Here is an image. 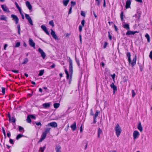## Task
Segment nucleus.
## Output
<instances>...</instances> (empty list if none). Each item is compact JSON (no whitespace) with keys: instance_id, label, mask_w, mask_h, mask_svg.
<instances>
[{"instance_id":"1","label":"nucleus","mask_w":152,"mask_h":152,"mask_svg":"<svg viewBox=\"0 0 152 152\" xmlns=\"http://www.w3.org/2000/svg\"><path fill=\"white\" fill-rule=\"evenodd\" d=\"M69 73L70 74V77L69 81V83L70 84L71 81L72 80V75L73 74V63L70 57H69Z\"/></svg>"},{"instance_id":"2","label":"nucleus","mask_w":152,"mask_h":152,"mask_svg":"<svg viewBox=\"0 0 152 152\" xmlns=\"http://www.w3.org/2000/svg\"><path fill=\"white\" fill-rule=\"evenodd\" d=\"M126 56L128 58V61L129 64H131L132 66L133 67L136 64V61L137 60V56L136 55L133 58L132 61V62L131 58V54L130 52H128Z\"/></svg>"},{"instance_id":"3","label":"nucleus","mask_w":152,"mask_h":152,"mask_svg":"<svg viewBox=\"0 0 152 152\" xmlns=\"http://www.w3.org/2000/svg\"><path fill=\"white\" fill-rule=\"evenodd\" d=\"M114 129L115 131L116 136L118 137L122 132L121 128L118 124H116V126L114 127Z\"/></svg>"},{"instance_id":"4","label":"nucleus","mask_w":152,"mask_h":152,"mask_svg":"<svg viewBox=\"0 0 152 152\" xmlns=\"http://www.w3.org/2000/svg\"><path fill=\"white\" fill-rule=\"evenodd\" d=\"M133 137L134 140L137 139L140 135L139 132L137 130L134 131L133 133Z\"/></svg>"},{"instance_id":"5","label":"nucleus","mask_w":152,"mask_h":152,"mask_svg":"<svg viewBox=\"0 0 152 152\" xmlns=\"http://www.w3.org/2000/svg\"><path fill=\"white\" fill-rule=\"evenodd\" d=\"M25 17H26V18L27 20H28V22H29V23L31 25H33V23L32 21L31 17H30L29 15L28 14H25Z\"/></svg>"},{"instance_id":"6","label":"nucleus","mask_w":152,"mask_h":152,"mask_svg":"<svg viewBox=\"0 0 152 152\" xmlns=\"http://www.w3.org/2000/svg\"><path fill=\"white\" fill-rule=\"evenodd\" d=\"M11 17L15 21V23L18 24L19 22V19L18 17L16 15L12 14L11 15Z\"/></svg>"},{"instance_id":"7","label":"nucleus","mask_w":152,"mask_h":152,"mask_svg":"<svg viewBox=\"0 0 152 152\" xmlns=\"http://www.w3.org/2000/svg\"><path fill=\"white\" fill-rule=\"evenodd\" d=\"M38 51L41 54V56L44 59L46 57V54L43 50L40 48H39L38 50Z\"/></svg>"},{"instance_id":"8","label":"nucleus","mask_w":152,"mask_h":152,"mask_svg":"<svg viewBox=\"0 0 152 152\" xmlns=\"http://www.w3.org/2000/svg\"><path fill=\"white\" fill-rule=\"evenodd\" d=\"M47 126H51L52 127H56L57 126V123L55 122H50L48 124Z\"/></svg>"},{"instance_id":"9","label":"nucleus","mask_w":152,"mask_h":152,"mask_svg":"<svg viewBox=\"0 0 152 152\" xmlns=\"http://www.w3.org/2000/svg\"><path fill=\"white\" fill-rule=\"evenodd\" d=\"M51 34L53 37L55 39V40H58V39L57 37V35L56 34L55 31L53 30L52 29H51Z\"/></svg>"},{"instance_id":"10","label":"nucleus","mask_w":152,"mask_h":152,"mask_svg":"<svg viewBox=\"0 0 152 152\" xmlns=\"http://www.w3.org/2000/svg\"><path fill=\"white\" fill-rule=\"evenodd\" d=\"M1 7L3 10L7 12H10V11L5 5H1Z\"/></svg>"},{"instance_id":"11","label":"nucleus","mask_w":152,"mask_h":152,"mask_svg":"<svg viewBox=\"0 0 152 152\" xmlns=\"http://www.w3.org/2000/svg\"><path fill=\"white\" fill-rule=\"evenodd\" d=\"M29 44L31 47L35 48V43L34 42L32 39L29 38Z\"/></svg>"},{"instance_id":"12","label":"nucleus","mask_w":152,"mask_h":152,"mask_svg":"<svg viewBox=\"0 0 152 152\" xmlns=\"http://www.w3.org/2000/svg\"><path fill=\"white\" fill-rule=\"evenodd\" d=\"M41 28L48 35H50V34L47 30L46 27L44 25H42L41 26Z\"/></svg>"},{"instance_id":"13","label":"nucleus","mask_w":152,"mask_h":152,"mask_svg":"<svg viewBox=\"0 0 152 152\" xmlns=\"http://www.w3.org/2000/svg\"><path fill=\"white\" fill-rule=\"evenodd\" d=\"M110 86L111 88L113 89V94H114L115 91H117V87L115 85L114 83H112L111 84Z\"/></svg>"},{"instance_id":"14","label":"nucleus","mask_w":152,"mask_h":152,"mask_svg":"<svg viewBox=\"0 0 152 152\" xmlns=\"http://www.w3.org/2000/svg\"><path fill=\"white\" fill-rule=\"evenodd\" d=\"M50 129H51L50 128H48L46 129L44 132H43L42 134V135L44 136L45 137H46L47 134L48 132H50Z\"/></svg>"},{"instance_id":"15","label":"nucleus","mask_w":152,"mask_h":152,"mask_svg":"<svg viewBox=\"0 0 152 152\" xmlns=\"http://www.w3.org/2000/svg\"><path fill=\"white\" fill-rule=\"evenodd\" d=\"M137 129L140 131V132H142L143 131V128L140 122H139L138 123V125L137 126Z\"/></svg>"},{"instance_id":"16","label":"nucleus","mask_w":152,"mask_h":152,"mask_svg":"<svg viewBox=\"0 0 152 152\" xmlns=\"http://www.w3.org/2000/svg\"><path fill=\"white\" fill-rule=\"evenodd\" d=\"M26 6L28 7V8L30 10V11L31 10H32V7L28 1H26Z\"/></svg>"},{"instance_id":"17","label":"nucleus","mask_w":152,"mask_h":152,"mask_svg":"<svg viewBox=\"0 0 152 152\" xmlns=\"http://www.w3.org/2000/svg\"><path fill=\"white\" fill-rule=\"evenodd\" d=\"M50 103H45L42 104V106L44 108H48L50 107Z\"/></svg>"},{"instance_id":"18","label":"nucleus","mask_w":152,"mask_h":152,"mask_svg":"<svg viewBox=\"0 0 152 152\" xmlns=\"http://www.w3.org/2000/svg\"><path fill=\"white\" fill-rule=\"evenodd\" d=\"M131 3V1L130 0H128L126 2L125 7L126 9H128L130 7Z\"/></svg>"},{"instance_id":"19","label":"nucleus","mask_w":152,"mask_h":152,"mask_svg":"<svg viewBox=\"0 0 152 152\" xmlns=\"http://www.w3.org/2000/svg\"><path fill=\"white\" fill-rule=\"evenodd\" d=\"M123 27L127 30H129L130 29L129 25L128 23H125L123 24Z\"/></svg>"},{"instance_id":"20","label":"nucleus","mask_w":152,"mask_h":152,"mask_svg":"<svg viewBox=\"0 0 152 152\" xmlns=\"http://www.w3.org/2000/svg\"><path fill=\"white\" fill-rule=\"evenodd\" d=\"M71 127L73 131H75L76 129V123L75 122L71 126Z\"/></svg>"},{"instance_id":"21","label":"nucleus","mask_w":152,"mask_h":152,"mask_svg":"<svg viewBox=\"0 0 152 152\" xmlns=\"http://www.w3.org/2000/svg\"><path fill=\"white\" fill-rule=\"evenodd\" d=\"M61 148V147L60 145H56L55 148L56 152H61L60 150Z\"/></svg>"},{"instance_id":"22","label":"nucleus","mask_w":152,"mask_h":152,"mask_svg":"<svg viewBox=\"0 0 152 152\" xmlns=\"http://www.w3.org/2000/svg\"><path fill=\"white\" fill-rule=\"evenodd\" d=\"M69 1V0H64L63 1L64 5L65 6H66Z\"/></svg>"},{"instance_id":"23","label":"nucleus","mask_w":152,"mask_h":152,"mask_svg":"<svg viewBox=\"0 0 152 152\" xmlns=\"http://www.w3.org/2000/svg\"><path fill=\"white\" fill-rule=\"evenodd\" d=\"M15 5L16 7L18 9L19 11V12L21 11V8L19 6L17 3L16 2H15Z\"/></svg>"},{"instance_id":"24","label":"nucleus","mask_w":152,"mask_h":152,"mask_svg":"<svg viewBox=\"0 0 152 152\" xmlns=\"http://www.w3.org/2000/svg\"><path fill=\"white\" fill-rule=\"evenodd\" d=\"M17 28L18 29V33L19 35H20V27L19 24H18L17 26Z\"/></svg>"},{"instance_id":"25","label":"nucleus","mask_w":152,"mask_h":152,"mask_svg":"<svg viewBox=\"0 0 152 152\" xmlns=\"http://www.w3.org/2000/svg\"><path fill=\"white\" fill-rule=\"evenodd\" d=\"M126 35H134L133 31L129 30L127 31L126 33Z\"/></svg>"},{"instance_id":"26","label":"nucleus","mask_w":152,"mask_h":152,"mask_svg":"<svg viewBox=\"0 0 152 152\" xmlns=\"http://www.w3.org/2000/svg\"><path fill=\"white\" fill-rule=\"evenodd\" d=\"M64 71H65V73L66 75V78L68 79H69V76L70 75H69L68 72V71L66 69H65Z\"/></svg>"},{"instance_id":"27","label":"nucleus","mask_w":152,"mask_h":152,"mask_svg":"<svg viewBox=\"0 0 152 152\" xmlns=\"http://www.w3.org/2000/svg\"><path fill=\"white\" fill-rule=\"evenodd\" d=\"M28 60L27 58H26L23 59V61L22 64H26L28 62Z\"/></svg>"},{"instance_id":"28","label":"nucleus","mask_w":152,"mask_h":152,"mask_svg":"<svg viewBox=\"0 0 152 152\" xmlns=\"http://www.w3.org/2000/svg\"><path fill=\"white\" fill-rule=\"evenodd\" d=\"M7 18L4 15H1V17L0 18V19L1 20H6Z\"/></svg>"},{"instance_id":"29","label":"nucleus","mask_w":152,"mask_h":152,"mask_svg":"<svg viewBox=\"0 0 152 152\" xmlns=\"http://www.w3.org/2000/svg\"><path fill=\"white\" fill-rule=\"evenodd\" d=\"M145 37L147 38V41H148V42H150V36H149V34H148L147 33L145 35Z\"/></svg>"},{"instance_id":"30","label":"nucleus","mask_w":152,"mask_h":152,"mask_svg":"<svg viewBox=\"0 0 152 152\" xmlns=\"http://www.w3.org/2000/svg\"><path fill=\"white\" fill-rule=\"evenodd\" d=\"M53 106L55 108H57L59 107L60 106V104L59 103H56L54 104Z\"/></svg>"},{"instance_id":"31","label":"nucleus","mask_w":152,"mask_h":152,"mask_svg":"<svg viewBox=\"0 0 152 152\" xmlns=\"http://www.w3.org/2000/svg\"><path fill=\"white\" fill-rule=\"evenodd\" d=\"M31 118L30 116L29 115L27 116L26 119L28 123H31Z\"/></svg>"},{"instance_id":"32","label":"nucleus","mask_w":152,"mask_h":152,"mask_svg":"<svg viewBox=\"0 0 152 152\" xmlns=\"http://www.w3.org/2000/svg\"><path fill=\"white\" fill-rule=\"evenodd\" d=\"M44 70H41L39 71V72L38 74V76H42L44 74Z\"/></svg>"},{"instance_id":"33","label":"nucleus","mask_w":152,"mask_h":152,"mask_svg":"<svg viewBox=\"0 0 152 152\" xmlns=\"http://www.w3.org/2000/svg\"><path fill=\"white\" fill-rule=\"evenodd\" d=\"M102 131L100 128H99L98 131V137H99L100 134L102 133Z\"/></svg>"},{"instance_id":"34","label":"nucleus","mask_w":152,"mask_h":152,"mask_svg":"<svg viewBox=\"0 0 152 152\" xmlns=\"http://www.w3.org/2000/svg\"><path fill=\"white\" fill-rule=\"evenodd\" d=\"M23 136H24L23 134H19L17 136L16 138V140H18L20 138Z\"/></svg>"},{"instance_id":"35","label":"nucleus","mask_w":152,"mask_h":152,"mask_svg":"<svg viewBox=\"0 0 152 152\" xmlns=\"http://www.w3.org/2000/svg\"><path fill=\"white\" fill-rule=\"evenodd\" d=\"M49 24L52 27H54V24L53 21V20L50 21L49 22Z\"/></svg>"},{"instance_id":"36","label":"nucleus","mask_w":152,"mask_h":152,"mask_svg":"<svg viewBox=\"0 0 152 152\" xmlns=\"http://www.w3.org/2000/svg\"><path fill=\"white\" fill-rule=\"evenodd\" d=\"M20 45V42H18L16 43L15 45L14 46V48L19 47Z\"/></svg>"},{"instance_id":"37","label":"nucleus","mask_w":152,"mask_h":152,"mask_svg":"<svg viewBox=\"0 0 152 152\" xmlns=\"http://www.w3.org/2000/svg\"><path fill=\"white\" fill-rule=\"evenodd\" d=\"M46 137L43 135H42L41 138L38 141V142H42L43 140Z\"/></svg>"},{"instance_id":"38","label":"nucleus","mask_w":152,"mask_h":152,"mask_svg":"<svg viewBox=\"0 0 152 152\" xmlns=\"http://www.w3.org/2000/svg\"><path fill=\"white\" fill-rule=\"evenodd\" d=\"M123 16H124L123 13V12L122 11L121 12V14H120L121 18V20L122 21H123L124 20L123 19Z\"/></svg>"},{"instance_id":"39","label":"nucleus","mask_w":152,"mask_h":152,"mask_svg":"<svg viewBox=\"0 0 152 152\" xmlns=\"http://www.w3.org/2000/svg\"><path fill=\"white\" fill-rule=\"evenodd\" d=\"M16 119L14 117H12V118H11V120L10 121H11L12 122L15 123V122Z\"/></svg>"},{"instance_id":"40","label":"nucleus","mask_w":152,"mask_h":152,"mask_svg":"<svg viewBox=\"0 0 152 152\" xmlns=\"http://www.w3.org/2000/svg\"><path fill=\"white\" fill-rule=\"evenodd\" d=\"M2 131H3V133L4 134V138H6V133H5V130L4 129V128L3 127H2Z\"/></svg>"},{"instance_id":"41","label":"nucleus","mask_w":152,"mask_h":152,"mask_svg":"<svg viewBox=\"0 0 152 152\" xmlns=\"http://www.w3.org/2000/svg\"><path fill=\"white\" fill-rule=\"evenodd\" d=\"M71 7H72V6H74L76 5V2L75 1H72L71 2Z\"/></svg>"},{"instance_id":"42","label":"nucleus","mask_w":152,"mask_h":152,"mask_svg":"<svg viewBox=\"0 0 152 152\" xmlns=\"http://www.w3.org/2000/svg\"><path fill=\"white\" fill-rule=\"evenodd\" d=\"M75 60L76 61V62L78 66L79 67L80 66V64L79 60L76 57H75Z\"/></svg>"},{"instance_id":"43","label":"nucleus","mask_w":152,"mask_h":152,"mask_svg":"<svg viewBox=\"0 0 152 152\" xmlns=\"http://www.w3.org/2000/svg\"><path fill=\"white\" fill-rule=\"evenodd\" d=\"M99 113V112L98 110H97L95 113L94 117H97L98 116Z\"/></svg>"},{"instance_id":"44","label":"nucleus","mask_w":152,"mask_h":152,"mask_svg":"<svg viewBox=\"0 0 152 152\" xmlns=\"http://www.w3.org/2000/svg\"><path fill=\"white\" fill-rule=\"evenodd\" d=\"M23 130V131H24L23 128L20 126H19V131L20 132H21Z\"/></svg>"},{"instance_id":"45","label":"nucleus","mask_w":152,"mask_h":152,"mask_svg":"<svg viewBox=\"0 0 152 152\" xmlns=\"http://www.w3.org/2000/svg\"><path fill=\"white\" fill-rule=\"evenodd\" d=\"M30 116V117L32 119H35L36 118V117L33 115H29Z\"/></svg>"},{"instance_id":"46","label":"nucleus","mask_w":152,"mask_h":152,"mask_svg":"<svg viewBox=\"0 0 152 152\" xmlns=\"http://www.w3.org/2000/svg\"><path fill=\"white\" fill-rule=\"evenodd\" d=\"M2 89V92L3 94H4L5 93V88L4 87H2L1 88Z\"/></svg>"},{"instance_id":"47","label":"nucleus","mask_w":152,"mask_h":152,"mask_svg":"<svg viewBox=\"0 0 152 152\" xmlns=\"http://www.w3.org/2000/svg\"><path fill=\"white\" fill-rule=\"evenodd\" d=\"M108 37L109 38V39L110 40H111L112 39V36L110 35V32L109 31L108 32Z\"/></svg>"},{"instance_id":"48","label":"nucleus","mask_w":152,"mask_h":152,"mask_svg":"<svg viewBox=\"0 0 152 152\" xmlns=\"http://www.w3.org/2000/svg\"><path fill=\"white\" fill-rule=\"evenodd\" d=\"M111 76L112 77L113 80L114 81L115 76V73H114L113 75H111Z\"/></svg>"},{"instance_id":"49","label":"nucleus","mask_w":152,"mask_h":152,"mask_svg":"<svg viewBox=\"0 0 152 152\" xmlns=\"http://www.w3.org/2000/svg\"><path fill=\"white\" fill-rule=\"evenodd\" d=\"M132 96L133 97H134V96H135V93L134 90H132Z\"/></svg>"},{"instance_id":"50","label":"nucleus","mask_w":152,"mask_h":152,"mask_svg":"<svg viewBox=\"0 0 152 152\" xmlns=\"http://www.w3.org/2000/svg\"><path fill=\"white\" fill-rule=\"evenodd\" d=\"M11 71L14 73H18L19 72V71L17 70H12Z\"/></svg>"},{"instance_id":"51","label":"nucleus","mask_w":152,"mask_h":152,"mask_svg":"<svg viewBox=\"0 0 152 152\" xmlns=\"http://www.w3.org/2000/svg\"><path fill=\"white\" fill-rule=\"evenodd\" d=\"M85 20H83L81 21V24L83 26H84L85 24Z\"/></svg>"},{"instance_id":"52","label":"nucleus","mask_w":152,"mask_h":152,"mask_svg":"<svg viewBox=\"0 0 152 152\" xmlns=\"http://www.w3.org/2000/svg\"><path fill=\"white\" fill-rule=\"evenodd\" d=\"M96 117H94V121L93 123L95 124L96 122Z\"/></svg>"},{"instance_id":"53","label":"nucleus","mask_w":152,"mask_h":152,"mask_svg":"<svg viewBox=\"0 0 152 152\" xmlns=\"http://www.w3.org/2000/svg\"><path fill=\"white\" fill-rule=\"evenodd\" d=\"M79 31L80 32H81L82 30V26L81 25H80L79 27Z\"/></svg>"},{"instance_id":"54","label":"nucleus","mask_w":152,"mask_h":152,"mask_svg":"<svg viewBox=\"0 0 152 152\" xmlns=\"http://www.w3.org/2000/svg\"><path fill=\"white\" fill-rule=\"evenodd\" d=\"M19 12H20V14L21 15L22 18L23 19H24V15H23L22 14V11L21 10V11H20Z\"/></svg>"},{"instance_id":"55","label":"nucleus","mask_w":152,"mask_h":152,"mask_svg":"<svg viewBox=\"0 0 152 152\" xmlns=\"http://www.w3.org/2000/svg\"><path fill=\"white\" fill-rule=\"evenodd\" d=\"M45 148V147H41L40 148V150L41 151V152H43L44 150V149Z\"/></svg>"},{"instance_id":"56","label":"nucleus","mask_w":152,"mask_h":152,"mask_svg":"<svg viewBox=\"0 0 152 152\" xmlns=\"http://www.w3.org/2000/svg\"><path fill=\"white\" fill-rule=\"evenodd\" d=\"M81 15L85 17V13L83 11H81Z\"/></svg>"},{"instance_id":"57","label":"nucleus","mask_w":152,"mask_h":152,"mask_svg":"<svg viewBox=\"0 0 152 152\" xmlns=\"http://www.w3.org/2000/svg\"><path fill=\"white\" fill-rule=\"evenodd\" d=\"M7 137L10 138L11 136L10 132V131H8V133H7Z\"/></svg>"},{"instance_id":"58","label":"nucleus","mask_w":152,"mask_h":152,"mask_svg":"<svg viewBox=\"0 0 152 152\" xmlns=\"http://www.w3.org/2000/svg\"><path fill=\"white\" fill-rule=\"evenodd\" d=\"M149 57L151 59H152V50L150 52Z\"/></svg>"},{"instance_id":"59","label":"nucleus","mask_w":152,"mask_h":152,"mask_svg":"<svg viewBox=\"0 0 152 152\" xmlns=\"http://www.w3.org/2000/svg\"><path fill=\"white\" fill-rule=\"evenodd\" d=\"M9 142H10V143H11V144H14V142H13V140H12V139H10V140H9Z\"/></svg>"},{"instance_id":"60","label":"nucleus","mask_w":152,"mask_h":152,"mask_svg":"<svg viewBox=\"0 0 152 152\" xmlns=\"http://www.w3.org/2000/svg\"><path fill=\"white\" fill-rule=\"evenodd\" d=\"M35 124L37 126H39V125H40V126H42V124H41V123L40 122H36Z\"/></svg>"},{"instance_id":"61","label":"nucleus","mask_w":152,"mask_h":152,"mask_svg":"<svg viewBox=\"0 0 152 152\" xmlns=\"http://www.w3.org/2000/svg\"><path fill=\"white\" fill-rule=\"evenodd\" d=\"M72 7H71L69 9V11L68 14H70L72 13Z\"/></svg>"},{"instance_id":"62","label":"nucleus","mask_w":152,"mask_h":152,"mask_svg":"<svg viewBox=\"0 0 152 152\" xmlns=\"http://www.w3.org/2000/svg\"><path fill=\"white\" fill-rule=\"evenodd\" d=\"M114 28H115V31H117L118 30V29L117 28V26H116L115 24L114 25Z\"/></svg>"},{"instance_id":"63","label":"nucleus","mask_w":152,"mask_h":152,"mask_svg":"<svg viewBox=\"0 0 152 152\" xmlns=\"http://www.w3.org/2000/svg\"><path fill=\"white\" fill-rule=\"evenodd\" d=\"M107 45V42H105V43L104 44V48H105L106 47Z\"/></svg>"},{"instance_id":"64","label":"nucleus","mask_w":152,"mask_h":152,"mask_svg":"<svg viewBox=\"0 0 152 152\" xmlns=\"http://www.w3.org/2000/svg\"><path fill=\"white\" fill-rule=\"evenodd\" d=\"M8 46V45L7 44H5L4 46V49L5 50H6V48Z\"/></svg>"}]
</instances>
